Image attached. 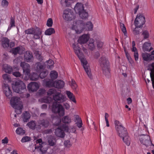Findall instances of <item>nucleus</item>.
<instances>
[{
	"label": "nucleus",
	"instance_id": "nucleus-1",
	"mask_svg": "<svg viewBox=\"0 0 154 154\" xmlns=\"http://www.w3.org/2000/svg\"><path fill=\"white\" fill-rule=\"evenodd\" d=\"M72 47L75 54L80 60L88 76L90 79H92V76L89 66L88 64L87 61L83 54L81 52L80 48L78 45V44H76L75 43H73L72 45Z\"/></svg>",
	"mask_w": 154,
	"mask_h": 154
},
{
	"label": "nucleus",
	"instance_id": "nucleus-2",
	"mask_svg": "<svg viewBox=\"0 0 154 154\" xmlns=\"http://www.w3.org/2000/svg\"><path fill=\"white\" fill-rule=\"evenodd\" d=\"M93 27V25L90 21L85 24L82 21L76 20L73 22L71 26L72 29L75 30L77 34H80L84 31H91Z\"/></svg>",
	"mask_w": 154,
	"mask_h": 154
},
{
	"label": "nucleus",
	"instance_id": "nucleus-3",
	"mask_svg": "<svg viewBox=\"0 0 154 154\" xmlns=\"http://www.w3.org/2000/svg\"><path fill=\"white\" fill-rule=\"evenodd\" d=\"M20 66L23 69L24 73L25 74L26 76L29 77L31 80H36L39 78L38 74L41 71L39 72L36 71L38 73V74L33 72L30 75V66L29 64L24 62H22L20 63Z\"/></svg>",
	"mask_w": 154,
	"mask_h": 154
},
{
	"label": "nucleus",
	"instance_id": "nucleus-4",
	"mask_svg": "<svg viewBox=\"0 0 154 154\" xmlns=\"http://www.w3.org/2000/svg\"><path fill=\"white\" fill-rule=\"evenodd\" d=\"M10 103L12 107L15 109V112L17 114L21 113L23 105L20 98L16 97H12L10 100Z\"/></svg>",
	"mask_w": 154,
	"mask_h": 154
},
{
	"label": "nucleus",
	"instance_id": "nucleus-5",
	"mask_svg": "<svg viewBox=\"0 0 154 154\" xmlns=\"http://www.w3.org/2000/svg\"><path fill=\"white\" fill-rule=\"evenodd\" d=\"M75 13L79 14L80 17L83 19H86L88 17V13L84 9L83 4L82 3L77 2L74 7Z\"/></svg>",
	"mask_w": 154,
	"mask_h": 154
},
{
	"label": "nucleus",
	"instance_id": "nucleus-6",
	"mask_svg": "<svg viewBox=\"0 0 154 154\" xmlns=\"http://www.w3.org/2000/svg\"><path fill=\"white\" fill-rule=\"evenodd\" d=\"M12 87L13 91L18 93H23L26 91L25 84L20 80L13 82L12 84Z\"/></svg>",
	"mask_w": 154,
	"mask_h": 154
},
{
	"label": "nucleus",
	"instance_id": "nucleus-7",
	"mask_svg": "<svg viewBox=\"0 0 154 154\" xmlns=\"http://www.w3.org/2000/svg\"><path fill=\"white\" fill-rule=\"evenodd\" d=\"M36 64V66L35 67V71L39 72L45 68V66L48 69H53L54 67V62L51 59H49L45 62V64L42 62H39L37 63Z\"/></svg>",
	"mask_w": 154,
	"mask_h": 154
},
{
	"label": "nucleus",
	"instance_id": "nucleus-8",
	"mask_svg": "<svg viewBox=\"0 0 154 154\" xmlns=\"http://www.w3.org/2000/svg\"><path fill=\"white\" fill-rule=\"evenodd\" d=\"M100 63L104 74L107 78H109L110 76V74L108 67L109 62L108 60L105 57H102L100 59Z\"/></svg>",
	"mask_w": 154,
	"mask_h": 154
},
{
	"label": "nucleus",
	"instance_id": "nucleus-9",
	"mask_svg": "<svg viewBox=\"0 0 154 154\" xmlns=\"http://www.w3.org/2000/svg\"><path fill=\"white\" fill-rule=\"evenodd\" d=\"M62 17L66 21H70L75 18L76 15L72 10L67 8L63 10Z\"/></svg>",
	"mask_w": 154,
	"mask_h": 154
},
{
	"label": "nucleus",
	"instance_id": "nucleus-10",
	"mask_svg": "<svg viewBox=\"0 0 154 154\" xmlns=\"http://www.w3.org/2000/svg\"><path fill=\"white\" fill-rule=\"evenodd\" d=\"M52 112L55 113H58L60 116H63L65 114L63 107L60 104L57 102H54L52 107Z\"/></svg>",
	"mask_w": 154,
	"mask_h": 154
},
{
	"label": "nucleus",
	"instance_id": "nucleus-11",
	"mask_svg": "<svg viewBox=\"0 0 154 154\" xmlns=\"http://www.w3.org/2000/svg\"><path fill=\"white\" fill-rule=\"evenodd\" d=\"M114 123L116 129L119 137H121L127 134L126 128L122 126L119 121H115Z\"/></svg>",
	"mask_w": 154,
	"mask_h": 154
},
{
	"label": "nucleus",
	"instance_id": "nucleus-12",
	"mask_svg": "<svg viewBox=\"0 0 154 154\" xmlns=\"http://www.w3.org/2000/svg\"><path fill=\"white\" fill-rule=\"evenodd\" d=\"M145 22V18L143 15L140 14H138L134 21V25L136 28L142 27Z\"/></svg>",
	"mask_w": 154,
	"mask_h": 154
},
{
	"label": "nucleus",
	"instance_id": "nucleus-13",
	"mask_svg": "<svg viewBox=\"0 0 154 154\" xmlns=\"http://www.w3.org/2000/svg\"><path fill=\"white\" fill-rule=\"evenodd\" d=\"M53 99L59 103H63L66 100V96L62 94L60 92H57L53 95Z\"/></svg>",
	"mask_w": 154,
	"mask_h": 154
},
{
	"label": "nucleus",
	"instance_id": "nucleus-14",
	"mask_svg": "<svg viewBox=\"0 0 154 154\" xmlns=\"http://www.w3.org/2000/svg\"><path fill=\"white\" fill-rule=\"evenodd\" d=\"M139 139L140 143L146 146L152 144L150 137L148 135L142 134L140 136Z\"/></svg>",
	"mask_w": 154,
	"mask_h": 154
},
{
	"label": "nucleus",
	"instance_id": "nucleus-15",
	"mask_svg": "<svg viewBox=\"0 0 154 154\" xmlns=\"http://www.w3.org/2000/svg\"><path fill=\"white\" fill-rule=\"evenodd\" d=\"M3 92L7 97L10 98L12 96V92L9 85L7 84H4L2 86Z\"/></svg>",
	"mask_w": 154,
	"mask_h": 154
},
{
	"label": "nucleus",
	"instance_id": "nucleus-16",
	"mask_svg": "<svg viewBox=\"0 0 154 154\" xmlns=\"http://www.w3.org/2000/svg\"><path fill=\"white\" fill-rule=\"evenodd\" d=\"M39 83L35 82H32L28 85L27 88L29 91L34 92L37 91L39 88Z\"/></svg>",
	"mask_w": 154,
	"mask_h": 154
},
{
	"label": "nucleus",
	"instance_id": "nucleus-17",
	"mask_svg": "<svg viewBox=\"0 0 154 154\" xmlns=\"http://www.w3.org/2000/svg\"><path fill=\"white\" fill-rule=\"evenodd\" d=\"M24 59L26 62H32L34 60V57L32 52L29 51H26L24 54Z\"/></svg>",
	"mask_w": 154,
	"mask_h": 154
},
{
	"label": "nucleus",
	"instance_id": "nucleus-18",
	"mask_svg": "<svg viewBox=\"0 0 154 154\" xmlns=\"http://www.w3.org/2000/svg\"><path fill=\"white\" fill-rule=\"evenodd\" d=\"M35 148L39 150L42 154H45L48 149V146L45 142H43L40 146H36Z\"/></svg>",
	"mask_w": 154,
	"mask_h": 154
},
{
	"label": "nucleus",
	"instance_id": "nucleus-19",
	"mask_svg": "<svg viewBox=\"0 0 154 154\" xmlns=\"http://www.w3.org/2000/svg\"><path fill=\"white\" fill-rule=\"evenodd\" d=\"M42 30L38 28H35L33 35V38L35 39H38L42 38Z\"/></svg>",
	"mask_w": 154,
	"mask_h": 154
},
{
	"label": "nucleus",
	"instance_id": "nucleus-20",
	"mask_svg": "<svg viewBox=\"0 0 154 154\" xmlns=\"http://www.w3.org/2000/svg\"><path fill=\"white\" fill-rule=\"evenodd\" d=\"M90 38L89 34H84L79 37L78 41L80 44H84L86 43Z\"/></svg>",
	"mask_w": 154,
	"mask_h": 154
},
{
	"label": "nucleus",
	"instance_id": "nucleus-21",
	"mask_svg": "<svg viewBox=\"0 0 154 154\" xmlns=\"http://www.w3.org/2000/svg\"><path fill=\"white\" fill-rule=\"evenodd\" d=\"M62 128L63 129L64 131L69 133H76V127L74 125L69 127L68 125H62Z\"/></svg>",
	"mask_w": 154,
	"mask_h": 154
},
{
	"label": "nucleus",
	"instance_id": "nucleus-22",
	"mask_svg": "<svg viewBox=\"0 0 154 154\" xmlns=\"http://www.w3.org/2000/svg\"><path fill=\"white\" fill-rule=\"evenodd\" d=\"M25 51V48L22 47H17L11 49V52L14 55H16L17 54H22Z\"/></svg>",
	"mask_w": 154,
	"mask_h": 154
},
{
	"label": "nucleus",
	"instance_id": "nucleus-23",
	"mask_svg": "<svg viewBox=\"0 0 154 154\" xmlns=\"http://www.w3.org/2000/svg\"><path fill=\"white\" fill-rule=\"evenodd\" d=\"M148 69L151 71L150 76L152 82V85L154 89V63L149 64L148 67Z\"/></svg>",
	"mask_w": 154,
	"mask_h": 154
},
{
	"label": "nucleus",
	"instance_id": "nucleus-24",
	"mask_svg": "<svg viewBox=\"0 0 154 154\" xmlns=\"http://www.w3.org/2000/svg\"><path fill=\"white\" fill-rule=\"evenodd\" d=\"M64 130L62 128V125L60 128H57L55 130V134L58 137L63 138L64 137L65 134Z\"/></svg>",
	"mask_w": 154,
	"mask_h": 154
},
{
	"label": "nucleus",
	"instance_id": "nucleus-25",
	"mask_svg": "<svg viewBox=\"0 0 154 154\" xmlns=\"http://www.w3.org/2000/svg\"><path fill=\"white\" fill-rule=\"evenodd\" d=\"M74 121L78 128H81L82 127V121L79 115H75L74 116Z\"/></svg>",
	"mask_w": 154,
	"mask_h": 154
},
{
	"label": "nucleus",
	"instance_id": "nucleus-26",
	"mask_svg": "<svg viewBox=\"0 0 154 154\" xmlns=\"http://www.w3.org/2000/svg\"><path fill=\"white\" fill-rule=\"evenodd\" d=\"M53 80L49 79H45L43 80V83L45 86L48 88L54 87V81Z\"/></svg>",
	"mask_w": 154,
	"mask_h": 154
},
{
	"label": "nucleus",
	"instance_id": "nucleus-27",
	"mask_svg": "<svg viewBox=\"0 0 154 154\" xmlns=\"http://www.w3.org/2000/svg\"><path fill=\"white\" fill-rule=\"evenodd\" d=\"M65 85L64 81L61 80H57L54 81V87L58 89L63 88Z\"/></svg>",
	"mask_w": 154,
	"mask_h": 154
},
{
	"label": "nucleus",
	"instance_id": "nucleus-28",
	"mask_svg": "<svg viewBox=\"0 0 154 154\" xmlns=\"http://www.w3.org/2000/svg\"><path fill=\"white\" fill-rule=\"evenodd\" d=\"M9 40L6 37L2 38L0 41L2 46L4 48H7L10 45Z\"/></svg>",
	"mask_w": 154,
	"mask_h": 154
},
{
	"label": "nucleus",
	"instance_id": "nucleus-29",
	"mask_svg": "<svg viewBox=\"0 0 154 154\" xmlns=\"http://www.w3.org/2000/svg\"><path fill=\"white\" fill-rule=\"evenodd\" d=\"M51 117L52 119L53 122H55L54 124L55 125H59L60 123L61 122V119L57 116L55 115V114L51 116Z\"/></svg>",
	"mask_w": 154,
	"mask_h": 154
},
{
	"label": "nucleus",
	"instance_id": "nucleus-30",
	"mask_svg": "<svg viewBox=\"0 0 154 154\" xmlns=\"http://www.w3.org/2000/svg\"><path fill=\"white\" fill-rule=\"evenodd\" d=\"M66 94L70 100L75 103H76V101L75 99V97L73 93L70 91H66Z\"/></svg>",
	"mask_w": 154,
	"mask_h": 154
},
{
	"label": "nucleus",
	"instance_id": "nucleus-31",
	"mask_svg": "<svg viewBox=\"0 0 154 154\" xmlns=\"http://www.w3.org/2000/svg\"><path fill=\"white\" fill-rule=\"evenodd\" d=\"M62 122L65 124H69L72 122L71 117L69 115L65 116L62 119Z\"/></svg>",
	"mask_w": 154,
	"mask_h": 154
},
{
	"label": "nucleus",
	"instance_id": "nucleus-32",
	"mask_svg": "<svg viewBox=\"0 0 154 154\" xmlns=\"http://www.w3.org/2000/svg\"><path fill=\"white\" fill-rule=\"evenodd\" d=\"M2 69L5 72L8 73H11L13 71L12 67L6 64H4L3 65Z\"/></svg>",
	"mask_w": 154,
	"mask_h": 154
},
{
	"label": "nucleus",
	"instance_id": "nucleus-33",
	"mask_svg": "<svg viewBox=\"0 0 154 154\" xmlns=\"http://www.w3.org/2000/svg\"><path fill=\"white\" fill-rule=\"evenodd\" d=\"M151 46V44L149 42H145L143 46L142 49L143 51H150L153 48L152 47H149Z\"/></svg>",
	"mask_w": 154,
	"mask_h": 154
},
{
	"label": "nucleus",
	"instance_id": "nucleus-34",
	"mask_svg": "<svg viewBox=\"0 0 154 154\" xmlns=\"http://www.w3.org/2000/svg\"><path fill=\"white\" fill-rule=\"evenodd\" d=\"M49 145L50 146L55 145L56 144V140L54 136H50L48 138Z\"/></svg>",
	"mask_w": 154,
	"mask_h": 154
},
{
	"label": "nucleus",
	"instance_id": "nucleus-35",
	"mask_svg": "<svg viewBox=\"0 0 154 154\" xmlns=\"http://www.w3.org/2000/svg\"><path fill=\"white\" fill-rule=\"evenodd\" d=\"M38 122L39 124V126L41 125L45 128L48 127L49 125V122L46 120H40L38 121Z\"/></svg>",
	"mask_w": 154,
	"mask_h": 154
},
{
	"label": "nucleus",
	"instance_id": "nucleus-36",
	"mask_svg": "<svg viewBox=\"0 0 154 154\" xmlns=\"http://www.w3.org/2000/svg\"><path fill=\"white\" fill-rule=\"evenodd\" d=\"M123 140L124 142L127 145V146H129L130 144V138L128 136V134L125 135L123 137H122Z\"/></svg>",
	"mask_w": 154,
	"mask_h": 154
},
{
	"label": "nucleus",
	"instance_id": "nucleus-37",
	"mask_svg": "<svg viewBox=\"0 0 154 154\" xmlns=\"http://www.w3.org/2000/svg\"><path fill=\"white\" fill-rule=\"evenodd\" d=\"M58 74L57 71L55 70L51 71L50 74V78L52 80L56 79L58 77Z\"/></svg>",
	"mask_w": 154,
	"mask_h": 154
},
{
	"label": "nucleus",
	"instance_id": "nucleus-38",
	"mask_svg": "<svg viewBox=\"0 0 154 154\" xmlns=\"http://www.w3.org/2000/svg\"><path fill=\"white\" fill-rule=\"evenodd\" d=\"M54 29L52 28H50L46 30L45 32V35H50L53 34L55 33Z\"/></svg>",
	"mask_w": 154,
	"mask_h": 154
},
{
	"label": "nucleus",
	"instance_id": "nucleus-39",
	"mask_svg": "<svg viewBox=\"0 0 154 154\" xmlns=\"http://www.w3.org/2000/svg\"><path fill=\"white\" fill-rule=\"evenodd\" d=\"M94 41L93 39H90L89 41L88 47L91 50H93L95 47V45L94 44Z\"/></svg>",
	"mask_w": 154,
	"mask_h": 154
},
{
	"label": "nucleus",
	"instance_id": "nucleus-40",
	"mask_svg": "<svg viewBox=\"0 0 154 154\" xmlns=\"http://www.w3.org/2000/svg\"><path fill=\"white\" fill-rule=\"evenodd\" d=\"M52 100V98L51 97H47L39 99V101L42 103H50Z\"/></svg>",
	"mask_w": 154,
	"mask_h": 154
},
{
	"label": "nucleus",
	"instance_id": "nucleus-41",
	"mask_svg": "<svg viewBox=\"0 0 154 154\" xmlns=\"http://www.w3.org/2000/svg\"><path fill=\"white\" fill-rule=\"evenodd\" d=\"M30 118V115L28 112H25L23 113V118L24 122H27Z\"/></svg>",
	"mask_w": 154,
	"mask_h": 154
},
{
	"label": "nucleus",
	"instance_id": "nucleus-42",
	"mask_svg": "<svg viewBox=\"0 0 154 154\" xmlns=\"http://www.w3.org/2000/svg\"><path fill=\"white\" fill-rule=\"evenodd\" d=\"M132 51L134 52V57L136 61L138 60V54L137 48L135 47H132Z\"/></svg>",
	"mask_w": 154,
	"mask_h": 154
},
{
	"label": "nucleus",
	"instance_id": "nucleus-43",
	"mask_svg": "<svg viewBox=\"0 0 154 154\" xmlns=\"http://www.w3.org/2000/svg\"><path fill=\"white\" fill-rule=\"evenodd\" d=\"M2 77L5 82H11V79L9 75L5 74L2 75Z\"/></svg>",
	"mask_w": 154,
	"mask_h": 154
},
{
	"label": "nucleus",
	"instance_id": "nucleus-44",
	"mask_svg": "<svg viewBox=\"0 0 154 154\" xmlns=\"http://www.w3.org/2000/svg\"><path fill=\"white\" fill-rule=\"evenodd\" d=\"M142 56L144 60L148 61L152 60L150 54L147 53H144L142 54Z\"/></svg>",
	"mask_w": 154,
	"mask_h": 154
},
{
	"label": "nucleus",
	"instance_id": "nucleus-45",
	"mask_svg": "<svg viewBox=\"0 0 154 154\" xmlns=\"http://www.w3.org/2000/svg\"><path fill=\"white\" fill-rule=\"evenodd\" d=\"M27 126L31 129H35L36 126L35 121H32L28 122L27 124Z\"/></svg>",
	"mask_w": 154,
	"mask_h": 154
},
{
	"label": "nucleus",
	"instance_id": "nucleus-46",
	"mask_svg": "<svg viewBox=\"0 0 154 154\" xmlns=\"http://www.w3.org/2000/svg\"><path fill=\"white\" fill-rule=\"evenodd\" d=\"M17 134L19 135H23L25 133V131L21 128H18L16 130Z\"/></svg>",
	"mask_w": 154,
	"mask_h": 154
},
{
	"label": "nucleus",
	"instance_id": "nucleus-47",
	"mask_svg": "<svg viewBox=\"0 0 154 154\" xmlns=\"http://www.w3.org/2000/svg\"><path fill=\"white\" fill-rule=\"evenodd\" d=\"M120 25L122 31L124 33L125 36L126 35L127 31L126 27L124 24L122 23H120Z\"/></svg>",
	"mask_w": 154,
	"mask_h": 154
},
{
	"label": "nucleus",
	"instance_id": "nucleus-48",
	"mask_svg": "<svg viewBox=\"0 0 154 154\" xmlns=\"http://www.w3.org/2000/svg\"><path fill=\"white\" fill-rule=\"evenodd\" d=\"M71 87L75 92L76 93L77 92V85L76 84L75 82L73 80H72Z\"/></svg>",
	"mask_w": 154,
	"mask_h": 154
},
{
	"label": "nucleus",
	"instance_id": "nucleus-49",
	"mask_svg": "<svg viewBox=\"0 0 154 154\" xmlns=\"http://www.w3.org/2000/svg\"><path fill=\"white\" fill-rule=\"evenodd\" d=\"M35 28H33L25 30V32L26 34H32L33 33Z\"/></svg>",
	"mask_w": 154,
	"mask_h": 154
},
{
	"label": "nucleus",
	"instance_id": "nucleus-50",
	"mask_svg": "<svg viewBox=\"0 0 154 154\" xmlns=\"http://www.w3.org/2000/svg\"><path fill=\"white\" fill-rule=\"evenodd\" d=\"M48 74L47 70H45L39 74V76L41 79H43L45 78Z\"/></svg>",
	"mask_w": 154,
	"mask_h": 154
},
{
	"label": "nucleus",
	"instance_id": "nucleus-51",
	"mask_svg": "<svg viewBox=\"0 0 154 154\" xmlns=\"http://www.w3.org/2000/svg\"><path fill=\"white\" fill-rule=\"evenodd\" d=\"M109 117V115L107 113H105V119L106 123V126L107 127L109 126L108 118Z\"/></svg>",
	"mask_w": 154,
	"mask_h": 154
},
{
	"label": "nucleus",
	"instance_id": "nucleus-52",
	"mask_svg": "<svg viewBox=\"0 0 154 154\" xmlns=\"http://www.w3.org/2000/svg\"><path fill=\"white\" fill-rule=\"evenodd\" d=\"M8 2L7 0H3L2 2V6L4 8H7L8 5Z\"/></svg>",
	"mask_w": 154,
	"mask_h": 154
},
{
	"label": "nucleus",
	"instance_id": "nucleus-53",
	"mask_svg": "<svg viewBox=\"0 0 154 154\" xmlns=\"http://www.w3.org/2000/svg\"><path fill=\"white\" fill-rule=\"evenodd\" d=\"M56 90L54 88L50 89L47 92V95L49 96H51L53 94H55L56 93Z\"/></svg>",
	"mask_w": 154,
	"mask_h": 154
},
{
	"label": "nucleus",
	"instance_id": "nucleus-54",
	"mask_svg": "<svg viewBox=\"0 0 154 154\" xmlns=\"http://www.w3.org/2000/svg\"><path fill=\"white\" fill-rule=\"evenodd\" d=\"M64 144L65 147L69 148L72 145V143H70V141L67 140L64 141Z\"/></svg>",
	"mask_w": 154,
	"mask_h": 154
},
{
	"label": "nucleus",
	"instance_id": "nucleus-55",
	"mask_svg": "<svg viewBox=\"0 0 154 154\" xmlns=\"http://www.w3.org/2000/svg\"><path fill=\"white\" fill-rule=\"evenodd\" d=\"M53 20L51 18H50L48 19L47 22V26L49 27H51L53 25Z\"/></svg>",
	"mask_w": 154,
	"mask_h": 154
},
{
	"label": "nucleus",
	"instance_id": "nucleus-56",
	"mask_svg": "<svg viewBox=\"0 0 154 154\" xmlns=\"http://www.w3.org/2000/svg\"><path fill=\"white\" fill-rule=\"evenodd\" d=\"M30 140V138L28 136H25L23 137L21 140V141L22 143L26 142Z\"/></svg>",
	"mask_w": 154,
	"mask_h": 154
},
{
	"label": "nucleus",
	"instance_id": "nucleus-57",
	"mask_svg": "<svg viewBox=\"0 0 154 154\" xmlns=\"http://www.w3.org/2000/svg\"><path fill=\"white\" fill-rule=\"evenodd\" d=\"M142 35L144 37V39L147 38L149 37V35L148 31L146 30L143 32Z\"/></svg>",
	"mask_w": 154,
	"mask_h": 154
},
{
	"label": "nucleus",
	"instance_id": "nucleus-58",
	"mask_svg": "<svg viewBox=\"0 0 154 154\" xmlns=\"http://www.w3.org/2000/svg\"><path fill=\"white\" fill-rule=\"evenodd\" d=\"M10 26H15V19L13 17H11V19Z\"/></svg>",
	"mask_w": 154,
	"mask_h": 154
},
{
	"label": "nucleus",
	"instance_id": "nucleus-59",
	"mask_svg": "<svg viewBox=\"0 0 154 154\" xmlns=\"http://www.w3.org/2000/svg\"><path fill=\"white\" fill-rule=\"evenodd\" d=\"M36 58L39 61H42L43 60L42 57L39 53H38L36 54Z\"/></svg>",
	"mask_w": 154,
	"mask_h": 154
},
{
	"label": "nucleus",
	"instance_id": "nucleus-60",
	"mask_svg": "<svg viewBox=\"0 0 154 154\" xmlns=\"http://www.w3.org/2000/svg\"><path fill=\"white\" fill-rule=\"evenodd\" d=\"M103 44V43L102 42L98 41L97 42V47L98 48H101Z\"/></svg>",
	"mask_w": 154,
	"mask_h": 154
},
{
	"label": "nucleus",
	"instance_id": "nucleus-61",
	"mask_svg": "<svg viewBox=\"0 0 154 154\" xmlns=\"http://www.w3.org/2000/svg\"><path fill=\"white\" fill-rule=\"evenodd\" d=\"M8 140L7 137H5L2 140V143L3 144H7L8 143Z\"/></svg>",
	"mask_w": 154,
	"mask_h": 154
},
{
	"label": "nucleus",
	"instance_id": "nucleus-62",
	"mask_svg": "<svg viewBox=\"0 0 154 154\" xmlns=\"http://www.w3.org/2000/svg\"><path fill=\"white\" fill-rule=\"evenodd\" d=\"M13 75L16 77H20L21 76L20 73L18 72H13Z\"/></svg>",
	"mask_w": 154,
	"mask_h": 154
},
{
	"label": "nucleus",
	"instance_id": "nucleus-63",
	"mask_svg": "<svg viewBox=\"0 0 154 154\" xmlns=\"http://www.w3.org/2000/svg\"><path fill=\"white\" fill-rule=\"evenodd\" d=\"M45 92V90L43 89H40L38 91L39 94L40 95L44 94Z\"/></svg>",
	"mask_w": 154,
	"mask_h": 154
},
{
	"label": "nucleus",
	"instance_id": "nucleus-64",
	"mask_svg": "<svg viewBox=\"0 0 154 154\" xmlns=\"http://www.w3.org/2000/svg\"><path fill=\"white\" fill-rule=\"evenodd\" d=\"M52 130L51 129L46 130L43 132L44 134H48L51 133L52 132Z\"/></svg>",
	"mask_w": 154,
	"mask_h": 154
}]
</instances>
